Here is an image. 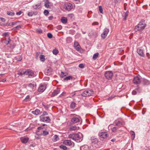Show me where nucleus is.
<instances>
[{
    "mask_svg": "<svg viewBox=\"0 0 150 150\" xmlns=\"http://www.w3.org/2000/svg\"><path fill=\"white\" fill-rule=\"evenodd\" d=\"M63 143L67 146H70L71 147H73L74 146V143L70 140H64L63 142Z\"/></svg>",
    "mask_w": 150,
    "mask_h": 150,
    "instance_id": "423d86ee",
    "label": "nucleus"
},
{
    "mask_svg": "<svg viewBox=\"0 0 150 150\" xmlns=\"http://www.w3.org/2000/svg\"><path fill=\"white\" fill-rule=\"evenodd\" d=\"M137 52L139 55L142 57H144L145 56L143 50L142 49H138L137 50Z\"/></svg>",
    "mask_w": 150,
    "mask_h": 150,
    "instance_id": "f3484780",
    "label": "nucleus"
},
{
    "mask_svg": "<svg viewBox=\"0 0 150 150\" xmlns=\"http://www.w3.org/2000/svg\"><path fill=\"white\" fill-rule=\"evenodd\" d=\"M144 81L146 84H148L149 83V81L147 80H144Z\"/></svg>",
    "mask_w": 150,
    "mask_h": 150,
    "instance_id": "864d4df0",
    "label": "nucleus"
},
{
    "mask_svg": "<svg viewBox=\"0 0 150 150\" xmlns=\"http://www.w3.org/2000/svg\"><path fill=\"white\" fill-rule=\"evenodd\" d=\"M59 139L58 136L56 135H55L52 138V141L53 142H55L57 141Z\"/></svg>",
    "mask_w": 150,
    "mask_h": 150,
    "instance_id": "c85d7f7f",
    "label": "nucleus"
},
{
    "mask_svg": "<svg viewBox=\"0 0 150 150\" xmlns=\"http://www.w3.org/2000/svg\"><path fill=\"white\" fill-rule=\"evenodd\" d=\"M85 92L87 94V96H91L93 94V91L91 90L85 91Z\"/></svg>",
    "mask_w": 150,
    "mask_h": 150,
    "instance_id": "4be33fe9",
    "label": "nucleus"
},
{
    "mask_svg": "<svg viewBox=\"0 0 150 150\" xmlns=\"http://www.w3.org/2000/svg\"><path fill=\"white\" fill-rule=\"evenodd\" d=\"M41 115L40 117V120L41 122L49 123L50 121V118L48 116H43Z\"/></svg>",
    "mask_w": 150,
    "mask_h": 150,
    "instance_id": "39448f33",
    "label": "nucleus"
},
{
    "mask_svg": "<svg viewBox=\"0 0 150 150\" xmlns=\"http://www.w3.org/2000/svg\"><path fill=\"white\" fill-rule=\"evenodd\" d=\"M57 28L59 29H62V27L61 25H59L57 27Z\"/></svg>",
    "mask_w": 150,
    "mask_h": 150,
    "instance_id": "e2e57ef3",
    "label": "nucleus"
},
{
    "mask_svg": "<svg viewBox=\"0 0 150 150\" xmlns=\"http://www.w3.org/2000/svg\"><path fill=\"white\" fill-rule=\"evenodd\" d=\"M100 137L102 138H105L108 136V134L106 132H102L99 133Z\"/></svg>",
    "mask_w": 150,
    "mask_h": 150,
    "instance_id": "f8f14e48",
    "label": "nucleus"
},
{
    "mask_svg": "<svg viewBox=\"0 0 150 150\" xmlns=\"http://www.w3.org/2000/svg\"><path fill=\"white\" fill-rule=\"evenodd\" d=\"M87 94L85 92V91H84L81 94V95L83 97H87Z\"/></svg>",
    "mask_w": 150,
    "mask_h": 150,
    "instance_id": "a18cd8bd",
    "label": "nucleus"
},
{
    "mask_svg": "<svg viewBox=\"0 0 150 150\" xmlns=\"http://www.w3.org/2000/svg\"><path fill=\"white\" fill-rule=\"evenodd\" d=\"M40 112V111L39 109H36L35 111H33L32 112V113L36 115H38Z\"/></svg>",
    "mask_w": 150,
    "mask_h": 150,
    "instance_id": "a878e982",
    "label": "nucleus"
},
{
    "mask_svg": "<svg viewBox=\"0 0 150 150\" xmlns=\"http://www.w3.org/2000/svg\"><path fill=\"white\" fill-rule=\"evenodd\" d=\"M72 79H73L72 76H69L66 77L64 78V80L68 81V80H71Z\"/></svg>",
    "mask_w": 150,
    "mask_h": 150,
    "instance_id": "7c9ffc66",
    "label": "nucleus"
},
{
    "mask_svg": "<svg viewBox=\"0 0 150 150\" xmlns=\"http://www.w3.org/2000/svg\"><path fill=\"white\" fill-rule=\"evenodd\" d=\"M94 141H93L92 140V142H95V143H96L98 142V140L96 139H94Z\"/></svg>",
    "mask_w": 150,
    "mask_h": 150,
    "instance_id": "680f3d73",
    "label": "nucleus"
},
{
    "mask_svg": "<svg viewBox=\"0 0 150 150\" xmlns=\"http://www.w3.org/2000/svg\"><path fill=\"white\" fill-rule=\"evenodd\" d=\"M140 79L138 76L134 77L133 80V83L135 84H138L140 83Z\"/></svg>",
    "mask_w": 150,
    "mask_h": 150,
    "instance_id": "ddd939ff",
    "label": "nucleus"
},
{
    "mask_svg": "<svg viewBox=\"0 0 150 150\" xmlns=\"http://www.w3.org/2000/svg\"><path fill=\"white\" fill-rule=\"evenodd\" d=\"M85 148V146H82L80 147V150H85L84 149V148Z\"/></svg>",
    "mask_w": 150,
    "mask_h": 150,
    "instance_id": "3c124183",
    "label": "nucleus"
},
{
    "mask_svg": "<svg viewBox=\"0 0 150 150\" xmlns=\"http://www.w3.org/2000/svg\"><path fill=\"white\" fill-rule=\"evenodd\" d=\"M49 13L48 11L47 10H45L44 12V15L46 16H47Z\"/></svg>",
    "mask_w": 150,
    "mask_h": 150,
    "instance_id": "ea45409f",
    "label": "nucleus"
},
{
    "mask_svg": "<svg viewBox=\"0 0 150 150\" xmlns=\"http://www.w3.org/2000/svg\"><path fill=\"white\" fill-rule=\"evenodd\" d=\"M48 115V113L45 111H44L43 112V114L41 115H43V116H45V115Z\"/></svg>",
    "mask_w": 150,
    "mask_h": 150,
    "instance_id": "09e8293b",
    "label": "nucleus"
},
{
    "mask_svg": "<svg viewBox=\"0 0 150 150\" xmlns=\"http://www.w3.org/2000/svg\"><path fill=\"white\" fill-rule=\"evenodd\" d=\"M79 68H84V65L82 64H80L79 65Z\"/></svg>",
    "mask_w": 150,
    "mask_h": 150,
    "instance_id": "de8ad7c7",
    "label": "nucleus"
},
{
    "mask_svg": "<svg viewBox=\"0 0 150 150\" xmlns=\"http://www.w3.org/2000/svg\"><path fill=\"white\" fill-rule=\"evenodd\" d=\"M21 142L23 143H26L29 140V138L27 137H23L21 138Z\"/></svg>",
    "mask_w": 150,
    "mask_h": 150,
    "instance_id": "a211bd4d",
    "label": "nucleus"
},
{
    "mask_svg": "<svg viewBox=\"0 0 150 150\" xmlns=\"http://www.w3.org/2000/svg\"><path fill=\"white\" fill-rule=\"evenodd\" d=\"M60 147L64 150H66L67 149V147L64 145H61L60 146Z\"/></svg>",
    "mask_w": 150,
    "mask_h": 150,
    "instance_id": "58836bf2",
    "label": "nucleus"
},
{
    "mask_svg": "<svg viewBox=\"0 0 150 150\" xmlns=\"http://www.w3.org/2000/svg\"><path fill=\"white\" fill-rule=\"evenodd\" d=\"M40 59L41 61L43 62H44L45 60V59L44 57V56L42 55H40Z\"/></svg>",
    "mask_w": 150,
    "mask_h": 150,
    "instance_id": "f704fd0d",
    "label": "nucleus"
},
{
    "mask_svg": "<svg viewBox=\"0 0 150 150\" xmlns=\"http://www.w3.org/2000/svg\"><path fill=\"white\" fill-rule=\"evenodd\" d=\"M9 33L8 32H5L2 34V36H4L5 37H8V40H7V42H6V43L8 45L10 41L11 40L10 39V37L9 36Z\"/></svg>",
    "mask_w": 150,
    "mask_h": 150,
    "instance_id": "4468645a",
    "label": "nucleus"
},
{
    "mask_svg": "<svg viewBox=\"0 0 150 150\" xmlns=\"http://www.w3.org/2000/svg\"><path fill=\"white\" fill-rule=\"evenodd\" d=\"M47 37L49 38H51L52 37V35L51 33H49L47 34Z\"/></svg>",
    "mask_w": 150,
    "mask_h": 150,
    "instance_id": "79ce46f5",
    "label": "nucleus"
},
{
    "mask_svg": "<svg viewBox=\"0 0 150 150\" xmlns=\"http://www.w3.org/2000/svg\"><path fill=\"white\" fill-rule=\"evenodd\" d=\"M78 127L75 126H71L70 127L69 129L71 131H75L77 129Z\"/></svg>",
    "mask_w": 150,
    "mask_h": 150,
    "instance_id": "bb28decb",
    "label": "nucleus"
},
{
    "mask_svg": "<svg viewBox=\"0 0 150 150\" xmlns=\"http://www.w3.org/2000/svg\"><path fill=\"white\" fill-rule=\"evenodd\" d=\"M44 2L45 7L48 8L51 5V3L48 0H44Z\"/></svg>",
    "mask_w": 150,
    "mask_h": 150,
    "instance_id": "aec40b11",
    "label": "nucleus"
},
{
    "mask_svg": "<svg viewBox=\"0 0 150 150\" xmlns=\"http://www.w3.org/2000/svg\"><path fill=\"white\" fill-rule=\"evenodd\" d=\"M28 15L29 16H33V14L32 13V12H30L28 13Z\"/></svg>",
    "mask_w": 150,
    "mask_h": 150,
    "instance_id": "49530a36",
    "label": "nucleus"
},
{
    "mask_svg": "<svg viewBox=\"0 0 150 150\" xmlns=\"http://www.w3.org/2000/svg\"><path fill=\"white\" fill-rule=\"evenodd\" d=\"M17 22H13L11 23V25H12V26H13V25L16 24V23H17Z\"/></svg>",
    "mask_w": 150,
    "mask_h": 150,
    "instance_id": "052dcab7",
    "label": "nucleus"
},
{
    "mask_svg": "<svg viewBox=\"0 0 150 150\" xmlns=\"http://www.w3.org/2000/svg\"><path fill=\"white\" fill-rule=\"evenodd\" d=\"M146 26V24L145 23V21L142 20L138 25L135 26L134 30L136 31L142 30L145 28Z\"/></svg>",
    "mask_w": 150,
    "mask_h": 150,
    "instance_id": "f03ea898",
    "label": "nucleus"
},
{
    "mask_svg": "<svg viewBox=\"0 0 150 150\" xmlns=\"http://www.w3.org/2000/svg\"><path fill=\"white\" fill-rule=\"evenodd\" d=\"M114 124L117 126H120L121 125H123L124 123L122 120H116L114 122Z\"/></svg>",
    "mask_w": 150,
    "mask_h": 150,
    "instance_id": "2eb2a0df",
    "label": "nucleus"
},
{
    "mask_svg": "<svg viewBox=\"0 0 150 150\" xmlns=\"http://www.w3.org/2000/svg\"><path fill=\"white\" fill-rule=\"evenodd\" d=\"M42 105L45 108H48V106L47 105H45L43 104H42Z\"/></svg>",
    "mask_w": 150,
    "mask_h": 150,
    "instance_id": "774afa93",
    "label": "nucleus"
},
{
    "mask_svg": "<svg viewBox=\"0 0 150 150\" xmlns=\"http://www.w3.org/2000/svg\"><path fill=\"white\" fill-rule=\"evenodd\" d=\"M76 103L74 102H72L70 105V108L71 109H74L76 107Z\"/></svg>",
    "mask_w": 150,
    "mask_h": 150,
    "instance_id": "473e14b6",
    "label": "nucleus"
},
{
    "mask_svg": "<svg viewBox=\"0 0 150 150\" xmlns=\"http://www.w3.org/2000/svg\"><path fill=\"white\" fill-rule=\"evenodd\" d=\"M46 70L47 71V72H50L52 71V69L50 67L47 68Z\"/></svg>",
    "mask_w": 150,
    "mask_h": 150,
    "instance_id": "c03bdc74",
    "label": "nucleus"
},
{
    "mask_svg": "<svg viewBox=\"0 0 150 150\" xmlns=\"http://www.w3.org/2000/svg\"><path fill=\"white\" fill-rule=\"evenodd\" d=\"M99 53H96L94 54L93 56V58L94 60H96L98 57Z\"/></svg>",
    "mask_w": 150,
    "mask_h": 150,
    "instance_id": "c756f323",
    "label": "nucleus"
},
{
    "mask_svg": "<svg viewBox=\"0 0 150 150\" xmlns=\"http://www.w3.org/2000/svg\"><path fill=\"white\" fill-rule=\"evenodd\" d=\"M76 1H78L79 3H82L83 1V0H74Z\"/></svg>",
    "mask_w": 150,
    "mask_h": 150,
    "instance_id": "0e129e2a",
    "label": "nucleus"
},
{
    "mask_svg": "<svg viewBox=\"0 0 150 150\" xmlns=\"http://www.w3.org/2000/svg\"><path fill=\"white\" fill-rule=\"evenodd\" d=\"M64 8L67 10L69 11L72 9L73 6L70 3H67L64 4Z\"/></svg>",
    "mask_w": 150,
    "mask_h": 150,
    "instance_id": "6e6552de",
    "label": "nucleus"
},
{
    "mask_svg": "<svg viewBox=\"0 0 150 150\" xmlns=\"http://www.w3.org/2000/svg\"><path fill=\"white\" fill-rule=\"evenodd\" d=\"M120 1V0H115L114 2L115 4L119 3Z\"/></svg>",
    "mask_w": 150,
    "mask_h": 150,
    "instance_id": "603ef678",
    "label": "nucleus"
},
{
    "mask_svg": "<svg viewBox=\"0 0 150 150\" xmlns=\"http://www.w3.org/2000/svg\"><path fill=\"white\" fill-rule=\"evenodd\" d=\"M60 91L59 89H57L55 90L52 93L51 95L52 97H54L58 94L59 92Z\"/></svg>",
    "mask_w": 150,
    "mask_h": 150,
    "instance_id": "412c9836",
    "label": "nucleus"
},
{
    "mask_svg": "<svg viewBox=\"0 0 150 150\" xmlns=\"http://www.w3.org/2000/svg\"><path fill=\"white\" fill-rule=\"evenodd\" d=\"M21 25H18L16 26V28L17 30H19L21 28Z\"/></svg>",
    "mask_w": 150,
    "mask_h": 150,
    "instance_id": "6e6d98bb",
    "label": "nucleus"
},
{
    "mask_svg": "<svg viewBox=\"0 0 150 150\" xmlns=\"http://www.w3.org/2000/svg\"><path fill=\"white\" fill-rule=\"evenodd\" d=\"M75 49L77 51H79L81 49V47L76 42H75L74 43Z\"/></svg>",
    "mask_w": 150,
    "mask_h": 150,
    "instance_id": "5701e85b",
    "label": "nucleus"
},
{
    "mask_svg": "<svg viewBox=\"0 0 150 150\" xmlns=\"http://www.w3.org/2000/svg\"><path fill=\"white\" fill-rule=\"evenodd\" d=\"M76 94V93L75 92L72 93H71L72 97H73Z\"/></svg>",
    "mask_w": 150,
    "mask_h": 150,
    "instance_id": "338daca9",
    "label": "nucleus"
},
{
    "mask_svg": "<svg viewBox=\"0 0 150 150\" xmlns=\"http://www.w3.org/2000/svg\"><path fill=\"white\" fill-rule=\"evenodd\" d=\"M132 93L133 95H135L137 93V92L135 91H133L132 92Z\"/></svg>",
    "mask_w": 150,
    "mask_h": 150,
    "instance_id": "4d7b16f0",
    "label": "nucleus"
},
{
    "mask_svg": "<svg viewBox=\"0 0 150 150\" xmlns=\"http://www.w3.org/2000/svg\"><path fill=\"white\" fill-rule=\"evenodd\" d=\"M71 116L73 117L71 119V122L73 124L79 122L81 119L79 116H77L75 114H71Z\"/></svg>",
    "mask_w": 150,
    "mask_h": 150,
    "instance_id": "7ed1b4c3",
    "label": "nucleus"
},
{
    "mask_svg": "<svg viewBox=\"0 0 150 150\" xmlns=\"http://www.w3.org/2000/svg\"><path fill=\"white\" fill-rule=\"evenodd\" d=\"M36 31L37 33L39 34H41L42 33V30L40 28H38L36 30Z\"/></svg>",
    "mask_w": 150,
    "mask_h": 150,
    "instance_id": "e433bc0d",
    "label": "nucleus"
},
{
    "mask_svg": "<svg viewBox=\"0 0 150 150\" xmlns=\"http://www.w3.org/2000/svg\"><path fill=\"white\" fill-rule=\"evenodd\" d=\"M18 74L22 75H25V70H20L18 72Z\"/></svg>",
    "mask_w": 150,
    "mask_h": 150,
    "instance_id": "b1692460",
    "label": "nucleus"
},
{
    "mask_svg": "<svg viewBox=\"0 0 150 150\" xmlns=\"http://www.w3.org/2000/svg\"><path fill=\"white\" fill-rule=\"evenodd\" d=\"M36 84L30 83L28 86V87L30 89V91H34L36 88Z\"/></svg>",
    "mask_w": 150,
    "mask_h": 150,
    "instance_id": "dca6fc26",
    "label": "nucleus"
},
{
    "mask_svg": "<svg viewBox=\"0 0 150 150\" xmlns=\"http://www.w3.org/2000/svg\"><path fill=\"white\" fill-rule=\"evenodd\" d=\"M68 16L70 18H72L74 16V15L72 14H69L68 15Z\"/></svg>",
    "mask_w": 150,
    "mask_h": 150,
    "instance_id": "8fccbe9b",
    "label": "nucleus"
},
{
    "mask_svg": "<svg viewBox=\"0 0 150 150\" xmlns=\"http://www.w3.org/2000/svg\"><path fill=\"white\" fill-rule=\"evenodd\" d=\"M99 9L100 13H102L103 12V8L102 6H99Z\"/></svg>",
    "mask_w": 150,
    "mask_h": 150,
    "instance_id": "a19ab883",
    "label": "nucleus"
},
{
    "mask_svg": "<svg viewBox=\"0 0 150 150\" xmlns=\"http://www.w3.org/2000/svg\"><path fill=\"white\" fill-rule=\"evenodd\" d=\"M52 52L54 54L56 55L58 54L59 52L57 49H55L53 50Z\"/></svg>",
    "mask_w": 150,
    "mask_h": 150,
    "instance_id": "72a5a7b5",
    "label": "nucleus"
},
{
    "mask_svg": "<svg viewBox=\"0 0 150 150\" xmlns=\"http://www.w3.org/2000/svg\"><path fill=\"white\" fill-rule=\"evenodd\" d=\"M128 14L129 12L128 11H127L125 14L124 16H123V17H124V18H123L124 20H126L128 16Z\"/></svg>",
    "mask_w": 150,
    "mask_h": 150,
    "instance_id": "2f4dec72",
    "label": "nucleus"
},
{
    "mask_svg": "<svg viewBox=\"0 0 150 150\" xmlns=\"http://www.w3.org/2000/svg\"><path fill=\"white\" fill-rule=\"evenodd\" d=\"M108 128L111 129L112 131L113 132H116L117 130V127L114 126V124L110 125Z\"/></svg>",
    "mask_w": 150,
    "mask_h": 150,
    "instance_id": "6ab92c4d",
    "label": "nucleus"
},
{
    "mask_svg": "<svg viewBox=\"0 0 150 150\" xmlns=\"http://www.w3.org/2000/svg\"><path fill=\"white\" fill-rule=\"evenodd\" d=\"M44 128L42 127H38L37 131V132H43V134L44 136H46L49 134L48 132L47 131H45L43 130V129Z\"/></svg>",
    "mask_w": 150,
    "mask_h": 150,
    "instance_id": "1a4fd4ad",
    "label": "nucleus"
},
{
    "mask_svg": "<svg viewBox=\"0 0 150 150\" xmlns=\"http://www.w3.org/2000/svg\"><path fill=\"white\" fill-rule=\"evenodd\" d=\"M22 13V12L21 11H20L18 12H17L16 14L17 15H20Z\"/></svg>",
    "mask_w": 150,
    "mask_h": 150,
    "instance_id": "5fc2aeb1",
    "label": "nucleus"
},
{
    "mask_svg": "<svg viewBox=\"0 0 150 150\" xmlns=\"http://www.w3.org/2000/svg\"><path fill=\"white\" fill-rule=\"evenodd\" d=\"M113 75V73L111 71H107L105 73V78L108 80H110L112 79Z\"/></svg>",
    "mask_w": 150,
    "mask_h": 150,
    "instance_id": "20e7f679",
    "label": "nucleus"
},
{
    "mask_svg": "<svg viewBox=\"0 0 150 150\" xmlns=\"http://www.w3.org/2000/svg\"><path fill=\"white\" fill-rule=\"evenodd\" d=\"M53 18V17L52 16H50L48 18L49 20H51Z\"/></svg>",
    "mask_w": 150,
    "mask_h": 150,
    "instance_id": "69168bd1",
    "label": "nucleus"
},
{
    "mask_svg": "<svg viewBox=\"0 0 150 150\" xmlns=\"http://www.w3.org/2000/svg\"><path fill=\"white\" fill-rule=\"evenodd\" d=\"M46 84H41L40 85L39 87L38 91L39 92H43L46 88Z\"/></svg>",
    "mask_w": 150,
    "mask_h": 150,
    "instance_id": "9b49d317",
    "label": "nucleus"
},
{
    "mask_svg": "<svg viewBox=\"0 0 150 150\" xmlns=\"http://www.w3.org/2000/svg\"><path fill=\"white\" fill-rule=\"evenodd\" d=\"M82 134L81 133L78 134H72L69 135L68 137L74 140L77 142H80L82 140Z\"/></svg>",
    "mask_w": 150,
    "mask_h": 150,
    "instance_id": "f257e3e1",
    "label": "nucleus"
},
{
    "mask_svg": "<svg viewBox=\"0 0 150 150\" xmlns=\"http://www.w3.org/2000/svg\"><path fill=\"white\" fill-rule=\"evenodd\" d=\"M32 13L33 15H36L37 14V11H33V12H32Z\"/></svg>",
    "mask_w": 150,
    "mask_h": 150,
    "instance_id": "13d9d810",
    "label": "nucleus"
},
{
    "mask_svg": "<svg viewBox=\"0 0 150 150\" xmlns=\"http://www.w3.org/2000/svg\"><path fill=\"white\" fill-rule=\"evenodd\" d=\"M115 96L114 95H112L110 97H109L108 98V99L109 100H112L113 98H114Z\"/></svg>",
    "mask_w": 150,
    "mask_h": 150,
    "instance_id": "37998d69",
    "label": "nucleus"
},
{
    "mask_svg": "<svg viewBox=\"0 0 150 150\" xmlns=\"http://www.w3.org/2000/svg\"><path fill=\"white\" fill-rule=\"evenodd\" d=\"M61 21L62 23L65 24L67 22V19L65 17H63L61 18Z\"/></svg>",
    "mask_w": 150,
    "mask_h": 150,
    "instance_id": "393cba45",
    "label": "nucleus"
},
{
    "mask_svg": "<svg viewBox=\"0 0 150 150\" xmlns=\"http://www.w3.org/2000/svg\"><path fill=\"white\" fill-rule=\"evenodd\" d=\"M7 13L8 15L13 16L14 15V12L13 11H7Z\"/></svg>",
    "mask_w": 150,
    "mask_h": 150,
    "instance_id": "c9c22d12",
    "label": "nucleus"
},
{
    "mask_svg": "<svg viewBox=\"0 0 150 150\" xmlns=\"http://www.w3.org/2000/svg\"><path fill=\"white\" fill-rule=\"evenodd\" d=\"M61 76L62 77H63L64 76H66V75H64L65 74V73L64 72H61Z\"/></svg>",
    "mask_w": 150,
    "mask_h": 150,
    "instance_id": "bf43d9fd",
    "label": "nucleus"
},
{
    "mask_svg": "<svg viewBox=\"0 0 150 150\" xmlns=\"http://www.w3.org/2000/svg\"><path fill=\"white\" fill-rule=\"evenodd\" d=\"M109 32V29L107 28H105L103 30V33L101 34V36L102 38L104 39L107 36Z\"/></svg>",
    "mask_w": 150,
    "mask_h": 150,
    "instance_id": "0eeeda50",
    "label": "nucleus"
},
{
    "mask_svg": "<svg viewBox=\"0 0 150 150\" xmlns=\"http://www.w3.org/2000/svg\"><path fill=\"white\" fill-rule=\"evenodd\" d=\"M25 75H28L29 77H32L34 76V73L32 70L27 69L25 70Z\"/></svg>",
    "mask_w": 150,
    "mask_h": 150,
    "instance_id": "9d476101",
    "label": "nucleus"
},
{
    "mask_svg": "<svg viewBox=\"0 0 150 150\" xmlns=\"http://www.w3.org/2000/svg\"><path fill=\"white\" fill-rule=\"evenodd\" d=\"M130 133L131 135L132 139V140H133L135 137V134L134 132L133 131H131L130 132Z\"/></svg>",
    "mask_w": 150,
    "mask_h": 150,
    "instance_id": "cd10ccee",
    "label": "nucleus"
},
{
    "mask_svg": "<svg viewBox=\"0 0 150 150\" xmlns=\"http://www.w3.org/2000/svg\"><path fill=\"white\" fill-rule=\"evenodd\" d=\"M40 6V4H36L35 6H33V7L34 8V9H36L38 8H39Z\"/></svg>",
    "mask_w": 150,
    "mask_h": 150,
    "instance_id": "4c0bfd02",
    "label": "nucleus"
}]
</instances>
